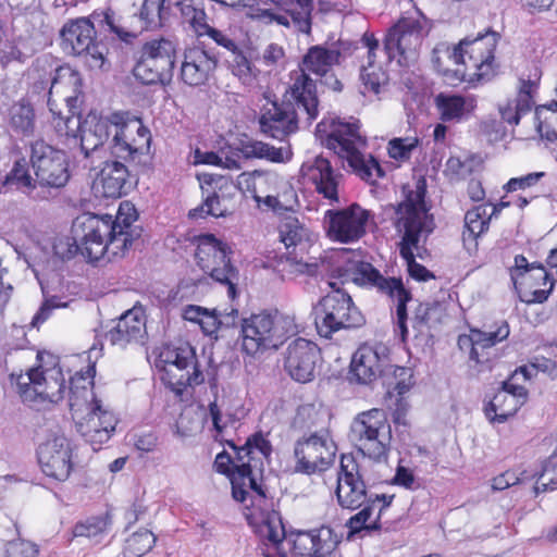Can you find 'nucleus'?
Returning a JSON list of instances; mask_svg holds the SVG:
<instances>
[{"label":"nucleus","mask_w":557,"mask_h":557,"mask_svg":"<svg viewBox=\"0 0 557 557\" xmlns=\"http://www.w3.org/2000/svg\"><path fill=\"white\" fill-rule=\"evenodd\" d=\"M374 506V502H372V505L364 506L358 513L350 517V519L347 522V525L350 528L352 532H358L362 529L367 530H377L380 529V524L377 521H373L371 523H367L371 517V512Z\"/></svg>","instance_id":"6e6d98bb"},{"label":"nucleus","mask_w":557,"mask_h":557,"mask_svg":"<svg viewBox=\"0 0 557 557\" xmlns=\"http://www.w3.org/2000/svg\"><path fill=\"white\" fill-rule=\"evenodd\" d=\"M169 0H144L139 17L145 22L147 28H156L163 25L169 15Z\"/></svg>","instance_id":"a18cd8bd"},{"label":"nucleus","mask_w":557,"mask_h":557,"mask_svg":"<svg viewBox=\"0 0 557 557\" xmlns=\"http://www.w3.org/2000/svg\"><path fill=\"white\" fill-rule=\"evenodd\" d=\"M545 175V172H532L520 177H512L505 184L504 189L507 193L529 189L535 186Z\"/></svg>","instance_id":"4d7b16f0"},{"label":"nucleus","mask_w":557,"mask_h":557,"mask_svg":"<svg viewBox=\"0 0 557 557\" xmlns=\"http://www.w3.org/2000/svg\"><path fill=\"white\" fill-rule=\"evenodd\" d=\"M71 442L63 434H53L37 449L42 472L55 480L65 481L73 469Z\"/></svg>","instance_id":"b1692460"},{"label":"nucleus","mask_w":557,"mask_h":557,"mask_svg":"<svg viewBox=\"0 0 557 557\" xmlns=\"http://www.w3.org/2000/svg\"><path fill=\"white\" fill-rule=\"evenodd\" d=\"M228 246L216 239L212 234L198 238L195 258L199 268L214 281L227 286L231 298L236 297L238 284V270L232 265Z\"/></svg>","instance_id":"ddd939ff"},{"label":"nucleus","mask_w":557,"mask_h":557,"mask_svg":"<svg viewBox=\"0 0 557 557\" xmlns=\"http://www.w3.org/2000/svg\"><path fill=\"white\" fill-rule=\"evenodd\" d=\"M298 332L295 315L275 311L251 314L240 323V349L250 357L276 350Z\"/></svg>","instance_id":"0eeeda50"},{"label":"nucleus","mask_w":557,"mask_h":557,"mask_svg":"<svg viewBox=\"0 0 557 557\" xmlns=\"http://www.w3.org/2000/svg\"><path fill=\"white\" fill-rule=\"evenodd\" d=\"M554 280L544 269L539 265L533 268L529 274H524L513 288L520 299L525 304H542L547 300L554 288Z\"/></svg>","instance_id":"2f4dec72"},{"label":"nucleus","mask_w":557,"mask_h":557,"mask_svg":"<svg viewBox=\"0 0 557 557\" xmlns=\"http://www.w3.org/2000/svg\"><path fill=\"white\" fill-rule=\"evenodd\" d=\"M96 189L106 198H120L131 188L127 166L117 160L103 162L95 182Z\"/></svg>","instance_id":"7c9ffc66"},{"label":"nucleus","mask_w":557,"mask_h":557,"mask_svg":"<svg viewBox=\"0 0 557 557\" xmlns=\"http://www.w3.org/2000/svg\"><path fill=\"white\" fill-rule=\"evenodd\" d=\"M16 387L24 403L57 404L64 397L65 379L60 367L45 369L39 366L17 375Z\"/></svg>","instance_id":"f8f14e48"},{"label":"nucleus","mask_w":557,"mask_h":557,"mask_svg":"<svg viewBox=\"0 0 557 557\" xmlns=\"http://www.w3.org/2000/svg\"><path fill=\"white\" fill-rule=\"evenodd\" d=\"M95 35L94 24L88 18H77L61 29V46L66 53L84 58L90 69H100L104 59Z\"/></svg>","instance_id":"aec40b11"},{"label":"nucleus","mask_w":557,"mask_h":557,"mask_svg":"<svg viewBox=\"0 0 557 557\" xmlns=\"http://www.w3.org/2000/svg\"><path fill=\"white\" fill-rule=\"evenodd\" d=\"M369 212L355 203L342 210H327L324 216L327 236L339 243H354L366 234Z\"/></svg>","instance_id":"412c9836"},{"label":"nucleus","mask_w":557,"mask_h":557,"mask_svg":"<svg viewBox=\"0 0 557 557\" xmlns=\"http://www.w3.org/2000/svg\"><path fill=\"white\" fill-rule=\"evenodd\" d=\"M187 0L178 2L182 14L191 23L194 27H205L208 30L209 25L206 24V13L201 9L186 4Z\"/></svg>","instance_id":"680f3d73"},{"label":"nucleus","mask_w":557,"mask_h":557,"mask_svg":"<svg viewBox=\"0 0 557 557\" xmlns=\"http://www.w3.org/2000/svg\"><path fill=\"white\" fill-rule=\"evenodd\" d=\"M334 289L324 296L314 307L315 325L323 337H331L333 333L358 327L363 324V315L354 305L351 297L330 283Z\"/></svg>","instance_id":"9b49d317"},{"label":"nucleus","mask_w":557,"mask_h":557,"mask_svg":"<svg viewBox=\"0 0 557 557\" xmlns=\"http://www.w3.org/2000/svg\"><path fill=\"white\" fill-rule=\"evenodd\" d=\"M359 451L373 460L387 457L392 442V428L382 409L359 413L351 422L350 434Z\"/></svg>","instance_id":"1a4fd4ad"},{"label":"nucleus","mask_w":557,"mask_h":557,"mask_svg":"<svg viewBox=\"0 0 557 557\" xmlns=\"http://www.w3.org/2000/svg\"><path fill=\"white\" fill-rule=\"evenodd\" d=\"M425 181H419L416 190L410 191L406 200L396 209V230L403 234L399 252L408 265L411 277L420 282L434 278V274L414 259L413 250L419 249L422 234L429 235L434 228L432 215L428 213L424 201Z\"/></svg>","instance_id":"7ed1b4c3"},{"label":"nucleus","mask_w":557,"mask_h":557,"mask_svg":"<svg viewBox=\"0 0 557 557\" xmlns=\"http://www.w3.org/2000/svg\"><path fill=\"white\" fill-rule=\"evenodd\" d=\"M29 159L35 181L40 186L59 189L67 184L71 175L64 151L36 139L30 144Z\"/></svg>","instance_id":"f3484780"},{"label":"nucleus","mask_w":557,"mask_h":557,"mask_svg":"<svg viewBox=\"0 0 557 557\" xmlns=\"http://www.w3.org/2000/svg\"><path fill=\"white\" fill-rule=\"evenodd\" d=\"M300 114L306 115V112L298 108L296 101L295 106L290 102H273L259 119L260 131L265 136L284 140L298 129Z\"/></svg>","instance_id":"bb28decb"},{"label":"nucleus","mask_w":557,"mask_h":557,"mask_svg":"<svg viewBox=\"0 0 557 557\" xmlns=\"http://www.w3.org/2000/svg\"><path fill=\"white\" fill-rule=\"evenodd\" d=\"M382 361L377 347L362 345L351 358L350 372L358 383L369 384L381 374Z\"/></svg>","instance_id":"c9c22d12"},{"label":"nucleus","mask_w":557,"mask_h":557,"mask_svg":"<svg viewBox=\"0 0 557 557\" xmlns=\"http://www.w3.org/2000/svg\"><path fill=\"white\" fill-rule=\"evenodd\" d=\"M245 159L258 158L272 162H285L290 159V151L286 148H275L259 140H248L239 149Z\"/></svg>","instance_id":"37998d69"},{"label":"nucleus","mask_w":557,"mask_h":557,"mask_svg":"<svg viewBox=\"0 0 557 557\" xmlns=\"http://www.w3.org/2000/svg\"><path fill=\"white\" fill-rule=\"evenodd\" d=\"M499 37L498 33L491 29H487L484 34H478L473 39L467 37L454 48L449 58L456 64L462 63L474 70V75L479 78L488 77L495 70L494 51Z\"/></svg>","instance_id":"6ab92c4d"},{"label":"nucleus","mask_w":557,"mask_h":557,"mask_svg":"<svg viewBox=\"0 0 557 557\" xmlns=\"http://www.w3.org/2000/svg\"><path fill=\"white\" fill-rule=\"evenodd\" d=\"M261 536L276 545L285 539V529L278 512L273 511L263 519L259 527Z\"/></svg>","instance_id":"3c124183"},{"label":"nucleus","mask_w":557,"mask_h":557,"mask_svg":"<svg viewBox=\"0 0 557 557\" xmlns=\"http://www.w3.org/2000/svg\"><path fill=\"white\" fill-rule=\"evenodd\" d=\"M384 73L376 66L362 65L360 70V79L368 91L379 92L381 83L384 79Z\"/></svg>","instance_id":"13d9d810"},{"label":"nucleus","mask_w":557,"mask_h":557,"mask_svg":"<svg viewBox=\"0 0 557 557\" xmlns=\"http://www.w3.org/2000/svg\"><path fill=\"white\" fill-rule=\"evenodd\" d=\"M228 63L233 74L244 84H250L255 79L256 74L253 73L251 62L239 47L231 53Z\"/></svg>","instance_id":"8fccbe9b"},{"label":"nucleus","mask_w":557,"mask_h":557,"mask_svg":"<svg viewBox=\"0 0 557 557\" xmlns=\"http://www.w3.org/2000/svg\"><path fill=\"white\" fill-rule=\"evenodd\" d=\"M82 78L69 66H59L51 79L48 107L52 114V125L63 144L70 149H78L85 159L110 138L112 156L124 161L134 160L149 151L150 131L141 119L127 111H115L102 116L89 113L81 116Z\"/></svg>","instance_id":"f257e3e1"},{"label":"nucleus","mask_w":557,"mask_h":557,"mask_svg":"<svg viewBox=\"0 0 557 557\" xmlns=\"http://www.w3.org/2000/svg\"><path fill=\"white\" fill-rule=\"evenodd\" d=\"M510 330L506 321H500L490 330H471L469 334L458 337V347L469 351L470 359L479 364H488L497 358L494 346L509 336Z\"/></svg>","instance_id":"5701e85b"},{"label":"nucleus","mask_w":557,"mask_h":557,"mask_svg":"<svg viewBox=\"0 0 557 557\" xmlns=\"http://www.w3.org/2000/svg\"><path fill=\"white\" fill-rule=\"evenodd\" d=\"M541 476L546 479L547 482H543L542 484H536L534 486V493L536 495L540 492L555 490L557 487V462L545 467Z\"/></svg>","instance_id":"0e129e2a"},{"label":"nucleus","mask_w":557,"mask_h":557,"mask_svg":"<svg viewBox=\"0 0 557 557\" xmlns=\"http://www.w3.org/2000/svg\"><path fill=\"white\" fill-rule=\"evenodd\" d=\"M539 265L530 264L527 260V258L522 255H517L515 257V263L509 269L510 272V280L512 282V285L520 280L524 274H529L533 268H537Z\"/></svg>","instance_id":"e2e57ef3"},{"label":"nucleus","mask_w":557,"mask_h":557,"mask_svg":"<svg viewBox=\"0 0 557 557\" xmlns=\"http://www.w3.org/2000/svg\"><path fill=\"white\" fill-rule=\"evenodd\" d=\"M527 399L528 391L522 384L504 381L502 388L485 406V416L492 423H504L517 413Z\"/></svg>","instance_id":"cd10ccee"},{"label":"nucleus","mask_w":557,"mask_h":557,"mask_svg":"<svg viewBox=\"0 0 557 557\" xmlns=\"http://www.w3.org/2000/svg\"><path fill=\"white\" fill-rule=\"evenodd\" d=\"M207 34L212 38L219 46L225 48L230 53L238 48V45L223 32L213 27H208Z\"/></svg>","instance_id":"774afa93"},{"label":"nucleus","mask_w":557,"mask_h":557,"mask_svg":"<svg viewBox=\"0 0 557 557\" xmlns=\"http://www.w3.org/2000/svg\"><path fill=\"white\" fill-rule=\"evenodd\" d=\"M218 61L200 48L187 49L181 65V78L188 86L203 85L212 75Z\"/></svg>","instance_id":"473e14b6"},{"label":"nucleus","mask_w":557,"mask_h":557,"mask_svg":"<svg viewBox=\"0 0 557 557\" xmlns=\"http://www.w3.org/2000/svg\"><path fill=\"white\" fill-rule=\"evenodd\" d=\"M78 251L81 252V244L74 234L72 237L58 238L53 244L54 255L62 260L73 258Z\"/></svg>","instance_id":"bf43d9fd"},{"label":"nucleus","mask_w":557,"mask_h":557,"mask_svg":"<svg viewBox=\"0 0 557 557\" xmlns=\"http://www.w3.org/2000/svg\"><path fill=\"white\" fill-rule=\"evenodd\" d=\"M36 183L35 178L30 176L24 159L16 161L5 177V184L16 188H34Z\"/></svg>","instance_id":"603ef678"},{"label":"nucleus","mask_w":557,"mask_h":557,"mask_svg":"<svg viewBox=\"0 0 557 557\" xmlns=\"http://www.w3.org/2000/svg\"><path fill=\"white\" fill-rule=\"evenodd\" d=\"M278 232L286 248L285 260L282 261L283 270L290 274L314 275L318 265L305 260L312 244L310 231L296 218L286 216L282 220Z\"/></svg>","instance_id":"dca6fc26"},{"label":"nucleus","mask_w":557,"mask_h":557,"mask_svg":"<svg viewBox=\"0 0 557 557\" xmlns=\"http://www.w3.org/2000/svg\"><path fill=\"white\" fill-rule=\"evenodd\" d=\"M497 207L491 205H480L465 214L463 240L467 238L476 239L481 234L488 230L492 216L497 215Z\"/></svg>","instance_id":"4c0bfd02"},{"label":"nucleus","mask_w":557,"mask_h":557,"mask_svg":"<svg viewBox=\"0 0 557 557\" xmlns=\"http://www.w3.org/2000/svg\"><path fill=\"white\" fill-rule=\"evenodd\" d=\"M35 111L25 100L13 103L9 109V125L17 134L29 136L35 131Z\"/></svg>","instance_id":"79ce46f5"},{"label":"nucleus","mask_w":557,"mask_h":557,"mask_svg":"<svg viewBox=\"0 0 557 557\" xmlns=\"http://www.w3.org/2000/svg\"><path fill=\"white\" fill-rule=\"evenodd\" d=\"M176 48L169 39H154L143 47L139 61L134 67V75L143 84H165L173 76Z\"/></svg>","instance_id":"2eb2a0df"},{"label":"nucleus","mask_w":557,"mask_h":557,"mask_svg":"<svg viewBox=\"0 0 557 557\" xmlns=\"http://www.w3.org/2000/svg\"><path fill=\"white\" fill-rule=\"evenodd\" d=\"M271 453L272 446L261 433L249 436L236 453V460L240 461V465L236 467V473L246 474L248 472L243 478L244 485L261 497H264L265 494L257 481V472H262V459H269Z\"/></svg>","instance_id":"4be33fe9"},{"label":"nucleus","mask_w":557,"mask_h":557,"mask_svg":"<svg viewBox=\"0 0 557 557\" xmlns=\"http://www.w3.org/2000/svg\"><path fill=\"white\" fill-rule=\"evenodd\" d=\"M276 4L290 17L293 26L298 32L310 34L313 0H276Z\"/></svg>","instance_id":"e433bc0d"},{"label":"nucleus","mask_w":557,"mask_h":557,"mask_svg":"<svg viewBox=\"0 0 557 557\" xmlns=\"http://www.w3.org/2000/svg\"><path fill=\"white\" fill-rule=\"evenodd\" d=\"M302 173L315 185V189L324 198L337 201V185L339 175L335 174L330 160L318 156L301 166Z\"/></svg>","instance_id":"f704fd0d"},{"label":"nucleus","mask_w":557,"mask_h":557,"mask_svg":"<svg viewBox=\"0 0 557 557\" xmlns=\"http://www.w3.org/2000/svg\"><path fill=\"white\" fill-rule=\"evenodd\" d=\"M156 367L164 373L162 380L177 393L205 381L195 349L188 343L162 347L156 360Z\"/></svg>","instance_id":"9d476101"},{"label":"nucleus","mask_w":557,"mask_h":557,"mask_svg":"<svg viewBox=\"0 0 557 557\" xmlns=\"http://www.w3.org/2000/svg\"><path fill=\"white\" fill-rule=\"evenodd\" d=\"M69 406L77 433L98 450L110 440L117 421L96 398L92 381L83 375L71 379Z\"/></svg>","instance_id":"20e7f679"},{"label":"nucleus","mask_w":557,"mask_h":557,"mask_svg":"<svg viewBox=\"0 0 557 557\" xmlns=\"http://www.w3.org/2000/svg\"><path fill=\"white\" fill-rule=\"evenodd\" d=\"M320 359L319 347L305 338L292 342L284 354V369L289 376L300 383L313 380Z\"/></svg>","instance_id":"a878e982"},{"label":"nucleus","mask_w":557,"mask_h":557,"mask_svg":"<svg viewBox=\"0 0 557 557\" xmlns=\"http://www.w3.org/2000/svg\"><path fill=\"white\" fill-rule=\"evenodd\" d=\"M335 494L338 505L345 509L356 510L368 504L367 486L352 457L341 459Z\"/></svg>","instance_id":"393cba45"},{"label":"nucleus","mask_w":557,"mask_h":557,"mask_svg":"<svg viewBox=\"0 0 557 557\" xmlns=\"http://www.w3.org/2000/svg\"><path fill=\"white\" fill-rule=\"evenodd\" d=\"M38 547L35 543L16 539L7 543L5 557H37Z\"/></svg>","instance_id":"5fc2aeb1"},{"label":"nucleus","mask_w":557,"mask_h":557,"mask_svg":"<svg viewBox=\"0 0 557 557\" xmlns=\"http://www.w3.org/2000/svg\"><path fill=\"white\" fill-rule=\"evenodd\" d=\"M317 135L321 143L333 150L341 159L346 160L349 168L367 182L382 177L384 172L379 162L372 157L368 158L362 150L367 139L359 132V124L331 121L330 125L322 121L317 125Z\"/></svg>","instance_id":"39448f33"},{"label":"nucleus","mask_w":557,"mask_h":557,"mask_svg":"<svg viewBox=\"0 0 557 557\" xmlns=\"http://www.w3.org/2000/svg\"><path fill=\"white\" fill-rule=\"evenodd\" d=\"M112 216L84 213L77 216L72 226L75 239L81 244V253L90 262L108 256H123L126 251V237L115 235Z\"/></svg>","instance_id":"6e6552de"},{"label":"nucleus","mask_w":557,"mask_h":557,"mask_svg":"<svg viewBox=\"0 0 557 557\" xmlns=\"http://www.w3.org/2000/svg\"><path fill=\"white\" fill-rule=\"evenodd\" d=\"M344 256L347 258L335 270L342 283L351 282L358 286L376 288L381 294L396 300V325L401 341L405 342L408 334L406 305L411 295L405 289L401 280L384 277L370 262L363 261L359 253L344 251Z\"/></svg>","instance_id":"423d86ee"},{"label":"nucleus","mask_w":557,"mask_h":557,"mask_svg":"<svg viewBox=\"0 0 557 557\" xmlns=\"http://www.w3.org/2000/svg\"><path fill=\"white\" fill-rule=\"evenodd\" d=\"M137 220V211L128 201L120 203L115 218H112L115 235L120 234L126 237V250L133 245L134 240L138 239L141 235V230L134 227L133 223Z\"/></svg>","instance_id":"58836bf2"},{"label":"nucleus","mask_w":557,"mask_h":557,"mask_svg":"<svg viewBox=\"0 0 557 557\" xmlns=\"http://www.w3.org/2000/svg\"><path fill=\"white\" fill-rule=\"evenodd\" d=\"M341 51L337 48L317 45L310 47L302 57L298 71L290 74L292 84L288 91L299 109L306 112V122L311 123L319 114V99L315 82L309 76L321 77L322 84L334 91H342V82L331 74L334 65L339 64Z\"/></svg>","instance_id":"f03ea898"},{"label":"nucleus","mask_w":557,"mask_h":557,"mask_svg":"<svg viewBox=\"0 0 557 557\" xmlns=\"http://www.w3.org/2000/svg\"><path fill=\"white\" fill-rule=\"evenodd\" d=\"M238 318V310L232 308L230 312H219L218 310H208L205 312L202 319H200L199 326L206 335H215L218 331L224 327L234 326L236 319Z\"/></svg>","instance_id":"c03bdc74"},{"label":"nucleus","mask_w":557,"mask_h":557,"mask_svg":"<svg viewBox=\"0 0 557 557\" xmlns=\"http://www.w3.org/2000/svg\"><path fill=\"white\" fill-rule=\"evenodd\" d=\"M230 212L225 203V199L220 197L216 193L207 196L202 205L190 210L188 216L191 219L206 218L212 215L215 218L225 216Z\"/></svg>","instance_id":"de8ad7c7"},{"label":"nucleus","mask_w":557,"mask_h":557,"mask_svg":"<svg viewBox=\"0 0 557 557\" xmlns=\"http://www.w3.org/2000/svg\"><path fill=\"white\" fill-rule=\"evenodd\" d=\"M239 465L240 461L237 460V463H235L226 451L218 454L214 460V467L216 471L227 475L230 479L231 475L236 471V467Z\"/></svg>","instance_id":"69168bd1"},{"label":"nucleus","mask_w":557,"mask_h":557,"mask_svg":"<svg viewBox=\"0 0 557 557\" xmlns=\"http://www.w3.org/2000/svg\"><path fill=\"white\" fill-rule=\"evenodd\" d=\"M209 411L213 428L215 430L214 438L220 442H224L237 453L240 447H238L233 440L225 438L228 428H235V421L232 420L230 417H224L220 408L218 407L216 403H211L209 405Z\"/></svg>","instance_id":"09e8293b"},{"label":"nucleus","mask_w":557,"mask_h":557,"mask_svg":"<svg viewBox=\"0 0 557 557\" xmlns=\"http://www.w3.org/2000/svg\"><path fill=\"white\" fill-rule=\"evenodd\" d=\"M418 140L394 138L388 143V154L396 160L409 159L411 151L416 148Z\"/></svg>","instance_id":"052dcab7"},{"label":"nucleus","mask_w":557,"mask_h":557,"mask_svg":"<svg viewBox=\"0 0 557 557\" xmlns=\"http://www.w3.org/2000/svg\"><path fill=\"white\" fill-rule=\"evenodd\" d=\"M393 481L395 484L404 486L408 490H416L419 487L412 471L403 466L397 467Z\"/></svg>","instance_id":"338daca9"},{"label":"nucleus","mask_w":557,"mask_h":557,"mask_svg":"<svg viewBox=\"0 0 557 557\" xmlns=\"http://www.w3.org/2000/svg\"><path fill=\"white\" fill-rule=\"evenodd\" d=\"M146 335V318L143 307L134 306L122 314L116 325L109 331L107 338L112 345L125 347L139 343Z\"/></svg>","instance_id":"c756f323"},{"label":"nucleus","mask_w":557,"mask_h":557,"mask_svg":"<svg viewBox=\"0 0 557 557\" xmlns=\"http://www.w3.org/2000/svg\"><path fill=\"white\" fill-rule=\"evenodd\" d=\"M112 520L109 513L100 517H90L77 522L73 528V534L76 537H86L94 544L103 541L111 529Z\"/></svg>","instance_id":"ea45409f"},{"label":"nucleus","mask_w":557,"mask_h":557,"mask_svg":"<svg viewBox=\"0 0 557 557\" xmlns=\"http://www.w3.org/2000/svg\"><path fill=\"white\" fill-rule=\"evenodd\" d=\"M440 119L445 123H459L467 120L476 108L473 95L440 92L434 98Z\"/></svg>","instance_id":"72a5a7b5"},{"label":"nucleus","mask_w":557,"mask_h":557,"mask_svg":"<svg viewBox=\"0 0 557 557\" xmlns=\"http://www.w3.org/2000/svg\"><path fill=\"white\" fill-rule=\"evenodd\" d=\"M298 542L308 550V555L311 557H324L329 555L334 547V543L331 540V530L327 528L301 532L298 535Z\"/></svg>","instance_id":"a19ab883"},{"label":"nucleus","mask_w":557,"mask_h":557,"mask_svg":"<svg viewBox=\"0 0 557 557\" xmlns=\"http://www.w3.org/2000/svg\"><path fill=\"white\" fill-rule=\"evenodd\" d=\"M428 30V22L423 16L400 18L388 30L384 40V48L388 57L394 59L399 55L398 63L400 65L413 61Z\"/></svg>","instance_id":"a211bd4d"},{"label":"nucleus","mask_w":557,"mask_h":557,"mask_svg":"<svg viewBox=\"0 0 557 557\" xmlns=\"http://www.w3.org/2000/svg\"><path fill=\"white\" fill-rule=\"evenodd\" d=\"M336 453L337 445L327 429L305 434L294 445L295 469L305 474L325 471L334 463Z\"/></svg>","instance_id":"4468645a"},{"label":"nucleus","mask_w":557,"mask_h":557,"mask_svg":"<svg viewBox=\"0 0 557 557\" xmlns=\"http://www.w3.org/2000/svg\"><path fill=\"white\" fill-rule=\"evenodd\" d=\"M412 385L413 381L411 369L405 367H396L393 372V377L388 382V393L391 394L392 392H395L397 395L401 396L406 394Z\"/></svg>","instance_id":"864d4df0"},{"label":"nucleus","mask_w":557,"mask_h":557,"mask_svg":"<svg viewBox=\"0 0 557 557\" xmlns=\"http://www.w3.org/2000/svg\"><path fill=\"white\" fill-rule=\"evenodd\" d=\"M157 539L151 531L147 529L139 530L127 539L124 554L127 557H140L152 549Z\"/></svg>","instance_id":"49530a36"},{"label":"nucleus","mask_w":557,"mask_h":557,"mask_svg":"<svg viewBox=\"0 0 557 557\" xmlns=\"http://www.w3.org/2000/svg\"><path fill=\"white\" fill-rule=\"evenodd\" d=\"M248 175L255 189L269 186L270 189L281 188L282 194L275 195L268 194L264 203L272 208L275 212H283L292 210L296 201V194L293 187L280 175L274 172H265L256 170L251 173H243V176Z\"/></svg>","instance_id":"c85d7f7f"}]
</instances>
